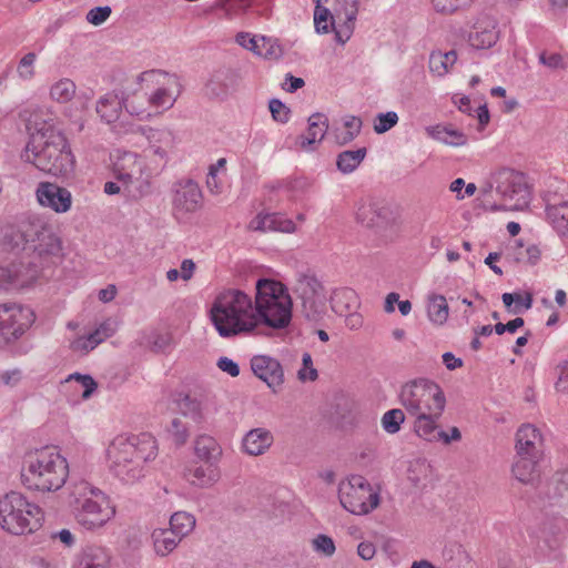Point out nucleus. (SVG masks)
I'll return each instance as SVG.
<instances>
[{
    "label": "nucleus",
    "instance_id": "1",
    "mask_svg": "<svg viewBox=\"0 0 568 568\" xmlns=\"http://www.w3.org/2000/svg\"><path fill=\"white\" fill-rule=\"evenodd\" d=\"M57 122L47 110L34 112L28 121L33 131L21 158L47 174L68 176L75 161L65 136L54 126Z\"/></svg>",
    "mask_w": 568,
    "mask_h": 568
},
{
    "label": "nucleus",
    "instance_id": "2",
    "mask_svg": "<svg viewBox=\"0 0 568 568\" xmlns=\"http://www.w3.org/2000/svg\"><path fill=\"white\" fill-rule=\"evenodd\" d=\"M156 440L149 433L120 435L108 449L112 473L125 483H133L142 476L143 464L156 456Z\"/></svg>",
    "mask_w": 568,
    "mask_h": 568
},
{
    "label": "nucleus",
    "instance_id": "3",
    "mask_svg": "<svg viewBox=\"0 0 568 568\" xmlns=\"http://www.w3.org/2000/svg\"><path fill=\"white\" fill-rule=\"evenodd\" d=\"M210 313L222 337L247 335L256 331L253 302L243 291L230 288L220 293Z\"/></svg>",
    "mask_w": 568,
    "mask_h": 568
},
{
    "label": "nucleus",
    "instance_id": "4",
    "mask_svg": "<svg viewBox=\"0 0 568 568\" xmlns=\"http://www.w3.org/2000/svg\"><path fill=\"white\" fill-rule=\"evenodd\" d=\"M4 243L12 250L36 254L39 258L60 256L62 243L52 226L42 217L29 215L4 235Z\"/></svg>",
    "mask_w": 568,
    "mask_h": 568
},
{
    "label": "nucleus",
    "instance_id": "5",
    "mask_svg": "<svg viewBox=\"0 0 568 568\" xmlns=\"http://www.w3.org/2000/svg\"><path fill=\"white\" fill-rule=\"evenodd\" d=\"M256 329L264 325L274 331L285 329L292 321V298L280 282L260 278L255 284Z\"/></svg>",
    "mask_w": 568,
    "mask_h": 568
},
{
    "label": "nucleus",
    "instance_id": "6",
    "mask_svg": "<svg viewBox=\"0 0 568 568\" xmlns=\"http://www.w3.org/2000/svg\"><path fill=\"white\" fill-rule=\"evenodd\" d=\"M67 459L51 449H42L27 456L21 470L23 485L33 490L54 491L68 477Z\"/></svg>",
    "mask_w": 568,
    "mask_h": 568
},
{
    "label": "nucleus",
    "instance_id": "7",
    "mask_svg": "<svg viewBox=\"0 0 568 568\" xmlns=\"http://www.w3.org/2000/svg\"><path fill=\"white\" fill-rule=\"evenodd\" d=\"M36 322V314L29 306L16 303L0 304V348L14 355H26L30 346L23 337Z\"/></svg>",
    "mask_w": 568,
    "mask_h": 568
},
{
    "label": "nucleus",
    "instance_id": "8",
    "mask_svg": "<svg viewBox=\"0 0 568 568\" xmlns=\"http://www.w3.org/2000/svg\"><path fill=\"white\" fill-rule=\"evenodd\" d=\"M41 508L22 494L10 491L0 499V526L12 535L33 532L42 525Z\"/></svg>",
    "mask_w": 568,
    "mask_h": 568
},
{
    "label": "nucleus",
    "instance_id": "9",
    "mask_svg": "<svg viewBox=\"0 0 568 568\" xmlns=\"http://www.w3.org/2000/svg\"><path fill=\"white\" fill-rule=\"evenodd\" d=\"M399 403L412 416L444 413L446 397L442 387L427 378H417L404 384Z\"/></svg>",
    "mask_w": 568,
    "mask_h": 568
},
{
    "label": "nucleus",
    "instance_id": "10",
    "mask_svg": "<svg viewBox=\"0 0 568 568\" xmlns=\"http://www.w3.org/2000/svg\"><path fill=\"white\" fill-rule=\"evenodd\" d=\"M74 514L78 524L87 529L102 527L114 515L106 496L98 488L83 481L75 487Z\"/></svg>",
    "mask_w": 568,
    "mask_h": 568
},
{
    "label": "nucleus",
    "instance_id": "11",
    "mask_svg": "<svg viewBox=\"0 0 568 568\" xmlns=\"http://www.w3.org/2000/svg\"><path fill=\"white\" fill-rule=\"evenodd\" d=\"M341 505L354 515H366L379 504V496L361 475H353L339 485Z\"/></svg>",
    "mask_w": 568,
    "mask_h": 568
},
{
    "label": "nucleus",
    "instance_id": "12",
    "mask_svg": "<svg viewBox=\"0 0 568 568\" xmlns=\"http://www.w3.org/2000/svg\"><path fill=\"white\" fill-rule=\"evenodd\" d=\"M496 192L504 201H514L510 205L519 210L528 205L530 194L525 175L511 169H501L493 175Z\"/></svg>",
    "mask_w": 568,
    "mask_h": 568
},
{
    "label": "nucleus",
    "instance_id": "13",
    "mask_svg": "<svg viewBox=\"0 0 568 568\" xmlns=\"http://www.w3.org/2000/svg\"><path fill=\"white\" fill-rule=\"evenodd\" d=\"M202 191L195 181L187 179L174 184L172 206L175 214L196 212L202 206Z\"/></svg>",
    "mask_w": 568,
    "mask_h": 568
},
{
    "label": "nucleus",
    "instance_id": "14",
    "mask_svg": "<svg viewBox=\"0 0 568 568\" xmlns=\"http://www.w3.org/2000/svg\"><path fill=\"white\" fill-rule=\"evenodd\" d=\"M38 274L39 266L33 261L21 260L0 268V283L7 288L26 287L37 280Z\"/></svg>",
    "mask_w": 568,
    "mask_h": 568
},
{
    "label": "nucleus",
    "instance_id": "15",
    "mask_svg": "<svg viewBox=\"0 0 568 568\" xmlns=\"http://www.w3.org/2000/svg\"><path fill=\"white\" fill-rule=\"evenodd\" d=\"M36 196L41 206L51 209L55 213H65L72 205L71 192L51 182H40Z\"/></svg>",
    "mask_w": 568,
    "mask_h": 568
},
{
    "label": "nucleus",
    "instance_id": "16",
    "mask_svg": "<svg viewBox=\"0 0 568 568\" xmlns=\"http://www.w3.org/2000/svg\"><path fill=\"white\" fill-rule=\"evenodd\" d=\"M136 155L134 153H125L118 162L114 163V172L116 179L123 182L125 189L133 196H143L150 192V183L140 179H134V168Z\"/></svg>",
    "mask_w": 568,
    "mask_h": 568
},
{
    "label": "nucleus",
    "instance_id": "17",
    "mask_svg": "<svg viewBox=\"0 0 568 568\" xmlns=\"http://www.w3.org/2000/svg\"><path fill=\"white\" fill-rule=\"evenodd\" d=\"M253 374L266 383L274 392L284 383V371L281 363L268 355H255L251 358Z\"/></svg>",
    "mask_w": 568,
    "mask_h": 568
},
{
    "label": "nucleus",
    "instance_id": "18",
    "mask_svg": "<svg viewBox=\"0 0 568 568\" xmlns=\"http://www.w3.org/2000/svg\"><path fill=\"white\" fill-rule=\"evenodd\" d=\"M356 222L367 229L379 232L386 229L392 222V212L376 202H362L357 205L355 213Z\"/></svg>",
    "mask_w": 568,
    "mask_h": 568
},
{
    "label": "nucleus",
    "instance_id": "19",
    "mask_svg": "<svg viewBox=\"0 0 568 568\" xmlns=\"http://www.w3.org/2000/svg\"><path fill=\"white\" fill-rule=\"evenodd\" d=\"M517 456L542 458L544 439L540 430L531 424L521 425L516 433Z\"/></svg>",
    "mask_w": 568,
    "mask_h": 568
},
{
    "label": "nucleus",
    "instance_id": "20",
    "mask_svg": "<svg viewBox=\"0 0 568 568\" xmlns=\"http://www.w3.org/2000/svg\"><path fill=\"white\" fill-rule=\"evenodd\" d=\"M236 73L230 68L215 70L204 87V94L210 99L224 100L234 90Z\"/></svg>",
    "mask_w": 568,
    "mask_h": 568
},
{
    "label": "nucleus",
    "instance_id": "21",
    "mask_svg": "<svg viewBox=\"0 0 568 568\" xmlns=\"http://www.w3.org/2000/svg\"><path fill=\"white\" fill-rule=\"evenodd\" d=\"M123 108L131 114H141V112L125 104L123 97H120L115 92H109L101 97L97 102L95 110L101 120L110 124L120 118Z\"/></svg>",
    "mask_w": 568,
    "mask_h": 568
},
{
    "label": "nucleus",
    "instance_id": "22",
    "mask_svg": "<svg viewBox=\"0 0 568 568\" xmlns=\"http://www.w3.org/2000/svg\"><path fill=\"white\" fill-rule=\"evenodd\" d=\"M542 458L517 456L513 464V476L524 485L536 486L540 479V462Z\"/></svg>",
    "mask_w": 568,
    "mask_h": 568
},
{
    "label": "nucleus",
    "instance_id": "23",
    "mask_svg": "<svg viewBox=\"0 0 568 568\" xmlns=\"http://www.w3.org/2000/svg\"><path fill=\"white\" fill-rule=\"evenodd\" d=\"M111 556L106 548L87 545L77 555L73 568H110Z\"/></svg>",
    "mask_w": 568,
    "mask_h": 568
},
{
    "label": "nucleus",
    "instance_id": "24",
    "mask_svg": "<svg viewBox=\"0 0 568 568\" xmlns=\"http://www.w3.org/2000/svg\"><path fill=\"white\" fill-rule=\"evenodd\" d=\"M184 477L193 486L209 488L219 481L220 471L217 466L192 464L185 469Z\"/></svg>",
    "mask_w": 568,
    "mask_h": 568
},
{
    "label": "nucleus",
    "instance_id": "25",
    "mask_svg": "<svg viewBox=\"0 0 568 568\" xmlns=\"http://www.w3.org/2000/svg\"><path fill=\"white\" fill-rule=\"evenodd\" d=\"M499 37V31L491 20L478 21L469 33V43L476 49H488L493 47Z\"/></svg>",
    "mask_w": 568,
    "mask_h": 568
},
{
    "label": "nucleus",
    "instance_id": "26",
    "mask_svg": "<svg viewBox=\"0 0 568 568\" xmlns=\"http://www.w3.org/2000/svg\"><path fill=\"white\" fill-rule=\"evenodd\" d=\"M273 435L265 428H254L246 433L243 438V450L251 456L263 455L273 444Z\"/></svg>",
    "mask_w": 568,
    "mask_h": 568
},
{
    "label": "nucleus",
    "instance_id": "27",
    "mask_svg": "<svg viewBox=\"0 0 568 568\" xmlns=\"http://www.w3.org/2000/svg\"><path fill=\"white\" fill-rule=\"evenodd\" d=\"M194 453L204 464L217 466L222 457V447L214 437L200 435L194 442Z\"/></svg>",
    "mask_w": 568,
    "mask_h": 568
},
{
    "label": "nucleus",
    "instance_id": "28",
    "mask_svg": "<svg viewBox=\"0 0 568 568\" xmlns=\"http://www.w3.org/2000/svg\"><path fill=\"white\" fill-rule=\"evenodd\" d=\"M116 329V323L108 318L106 321L102 322L93 332H91L87 337L78 338L73 343L74 349H82V351H91L94 347H97L100 343H102L108 337L112 336L115 333Z\"/></svg>",
    "mask_w": 568,
    "mask_h": 568
},
{
    "label": "nucleus",
    "instance_id": "29",
    "mask_svg": "<svg viewBox=\"0 0 568 568\" xmlns=\"http://www.w3.org/2000/svg\"><path fill=\"white\" fill-rule=\"evenodd\" d=\"M331 308L337 315H346L359 307V298L356 292L349 287H341L333 291L331 297Z\"/></svg>",
    "mask_w": 568,
    "mask_h": 568
},
{
    "label": "nucleus",
    "instance_id": "30",
    "mask_svg": "<svg viewBox=\"0 0 568 568\" xmlns=\"http://www.w3.org/2000/svg\"><path fill=\"white\" fill-rule=\"evenodd\" d=\"M307 121V133L300 136V146L304 150L310 149L316 142H321L328 130V119L322 113L312 114Z\"/></svg>",
    "mask_w": 568,
    "mask_h": 568
},
{
    "label": "nucleus",
    "instance_id": "31",
    "mask_svg": "<svg viewBox=\"0 0 568 568\" xmlns=\"http://www.w3.org/2000/svg\"><path fill=\"white\" fill-rule=\"evenodd\" d=\"M251 227L255 231H280L285 233L294 232L295 224L292 220L284 219L278 213L258 214L252 222Z\"/></svg>",
    "mask_w": 568,
    "mask_h": 568
},
{
    "label": "nucleus",
    "instance_id": "32",
    "mask_svg": "<svg viewBox=\"0 0 568 568\" xmlns=\"http://www.w3.org/2000/svg\"><path fill=\"white\" fill-rule=\"evenodd\" d=\"M153 542V549L158 556L166 557L179 546L182 541L173 531L169 528H156L151 534Z\"/></svg>",
    "mask_w": 568,
    "mask_h": 568
},
{
    "label": "nucleus",
    "instance_id": "33",
    "mask_svg": "<svg viewBox=\"0 0 568 568\" xmlns=\"http://www.w3.org/2000/svg\"><path fill=\"white\" fill-rule=\"evenodd\" d=\"M546 495L556 504L568 503V470L552 475L547 483Z\"/></svg>",
    "mask_w": 568,
    "mask_h": 568
},
{
    "label": "nucleus",
    "instance_id": "34",
    "mask_svg": "<svg viewBox=\"0 0 568 568\" xmlns=\"http://www.w3.org/2000/svg\"><path fill=\"white\" fill-rule=\"evenodd\" d=\"M150 140V145L145 149V155L150 159L151 162L155 164V170L162 169L166 163V151L161 145L155 144L154 142H162L164 140H169L170 133L165 131L152 130L151 134L148 136Z\"/></svg>",
    "mask_w": 568,
    "mask_h": 568
},
{
    "label": "nucleus",
    "instance_id": "35",
    "mask_svg": "<svg viewBox=\"0 0 568 568\" xmlns=\"http://www.w3.org/2000/svg\"><path fill=\"white\" fill-rule=\"evenodd\" d=\"M427 134L445 144L453 146H460L467 143V136L459 130L453 126L434 125L426 128Z\"/></svg>",
    "mask_w": 568,
    "mask_h": 568
},
{
    "label": "nucleus",
    "instance_id": "36",
    "mask_svg": "<svg viewBox=\"0 0 568 568\" xmlns=\"http://www.w3.org/2000/svg\"><path fill=\"white\" fill-rule=\"evenodd\" d=\"M443 413H434L414 416V430L420 438L428 442H435L436 434L439 430L438 419Z\"/></svg>",
    "mask_w": 568,
    "mask_h": 568
},
{
    "label": "nucleus",
    "instance_id": "37",
    "mask_svg": "<svg viewBox=\"0 0 568 568\" xmlns=\"http://www.w3.org/2000/svg\"><path fill=\"white\" fill-rule=\"evenodd\" d=\"M294 292L300 300H303L324 293V287L314 274L297 273Z\"/></svg>",
    "mask_w": 568,
    "mask_h": 568
},
{
    "label": "nucleus",
    "instance_id": "38",
    "mask_svg": "<svg viewBox=\"0 0 568 568\" xmlns=\"http://www.w3.org/2000/svg\"><path fill=\"white\" fill-rule=\"evenodd\" d=\"M546 214L560 235H568V201L546 204Z\"/></svg>",
    "mask_w": 568,
    "mask_h": 568
},
{
    "label": "nucleus",
    "instance_id": "39",
    "mask_svg": "<svg viewBox=\"0 0 568 568\" xmlns=\"http://www.w3.org/2000/svg\"><path fill=\"white\" fill-rule=\"evenodd\" d=\"M303 316L313 323H318L326 314V297L324 293L301 300Z\"/></svg>",
    "mask_w": 568,
    "mask_h": 568
},
{
    "label": "nucleus",
    "instance_id": "40",
    "mask_svg": "<svg viewBox=\"0 0 568 568\" xmlns=\"http://www.w3.org/2000/svg\"><path fill=\"white\" fill-rule=\"evenodd\" d=\"M449 307L444 295L430 294L427 298V316L436 325L446 323Z\"/></svg>",
    "mask_w": 568,
    "mask_h": 568
},
{
    "label": "nucleus",
    "instance_id": "41",
    "mask_svg": "<svg viewBox=\"0 0 568 568\" xmlns=\"http://www.w3.org/2000/svg\"><path fill=\"white\" fill-rule=\"evenodd\" d=\"M366 148H359L357 150H346L341 152L336 159L337 169L344 174L352 173L363 162V160L366 156Z\"/></svg>",
    "mask_w": 568,
    "mask_h": 568
},
{
    "label": "nucleus",
    "instance_id": "42",
    "mask_svg": "<svg viewBox=\"0 0 568 568\" xmlns=\"http://www.w3.org/2000/svg\"><path fill=\"white\" fill-rule=\"evenodd\" d=\"M457 53L455 50L443 53L442 51H434L429 55V70L443 77L448 73L449 69L456 63Z\"/></svg>",
    "mask_w": 568,
    "mask_h": 568
},
{
    "label": "nucleus",
    "instance_id": "43",
    "mask_svg": "<svg viewBox=\"0 0 568 568\" xmlns=\"http://www.w3.org/2000/svg\"><path fill=\"white\" fill-rule=\"evenodd\" d=\"M195 517L186 511H176L170 517V530L183 539L191 534L195 527Z\"/></svg>",
    "mask_w": 568,
    "mask_h": 568
},
{
    "label": "nucleus",
    "instance_id": "44",
    "mask_svg": "<svg viewBox=\"0 0 568 568\" xmlns=\"http://www.w3.org/2000/svg\"><path fill=\"white\" fill-rule=\"evenodd\" d=\"M75 94V84L70 79H61L51 87L50 95L59 103H67Z\"/></svg>",
    "mask_w": 568,
    "mask_h": 568
},
{
    "label": "nucleus",
    "instance_id": "45",
    "mask_svg": "<svg viewBox=\"0 0 568 568\" xmlns=\"http://www.w3.org/2000/svg\"><path fill=\"white\" fill-rule=\"evenodd\" d=\"M540 250L537 245L524 246L521 241H517L513 248L514 260L518 263L536 264L540 258Z\"/></svg>",
    "mask_w": 568,
    "mask_h": 568
},
{
    "label": "nucleus",
    "instance_id": "46",
    "mask_svg": "<svg viewBox=\"0 0 568 568\" xmlns=\"http://www.w3.org/2000/svg\"><path fill=\"white\" fill-rule=\"evenodd\" d=\"M334 23V17L327 8L315 6L314 27L317 33L326 34L331 32Z\"/></svg>",
    "mask_w": 568,
    "mask_h": 568
},
{
    "label": "nucleus",
    "instance_id": "47",
    "mask_svg": "<svg viewBox=\"0 0 568 568\" xmlns=\"http://www.w3.org/2000/svg\"><path fill=\"white\" fill-rule=\"evenodd\" d=\"M257 51V55L268 60H278L283 55V49L277 43V40L265 36H261V43Z\"/></svg>",
    "mask_w": 568,
    "mask_h": 568
},
{
    "label": "nucleus",
    "instance_id": "48",
    "mask_svg": "<svg viewBox=\"0 0 568 568\" xmlns=\"http://www.w3.org/2000/svg\"><path fill=\"white\" fill-rule=\"evenodd\" d=\"M405 420V414L399 408L387 410L382 417V426L388 434H396L400 429V425Z\"/></svg>",
    "mask_w": 568,
    "mask_h": 568
},
{
    "label": "nucleus",
    "instance_id": "49",
    "mask_svg": "<svg viewBox=\"0 0 568 568\" xmlns=\"http://www.w3.org/2000/svg\"><path fill=\"white\" fill-rule=\"evenodd\" d=\"M344 14H345V20H344L343 24L336 26L334 23L333 28H332V31H334V33H335V40L341 44H344L353 34L354 26H355V21H356V17H357V14H354V18L351 19L349 12H344Z\"/></svg>",
    "mask_w": 568,
    "mask_h": 568
},
{
    "label": "nucleus",
    "instance_id": "50",
    "mask_svg": "<svg viewBox=\"0 0 568 568\" xmlns=\"http://www.w3.org/2000/svg\"><path fill=\"white\" fill-rule=\"evenodd\" d=\"M474 0H432L434 9L439 13L452 14L469 7Z\"/></svg>",
    "mask_w": 568,
    "mask_h": 568
},
{
    "label": "nucleus",
    "instance_id": "51",
    "mask_svg": "<svg viewBox=\"0 0 568 568\" xmlns=\"http://www.w3.org/2000/svg\"><path fill=\"white\" fill-rule=\"evenodd\" d=\"M178 407L184 416H190L194 422L201 419V404L196 398L185 395L178 402Z\"/></svg>",
    "mask_w": 568,
    "mask_h": 568
},
{
    "label": "nucleus",
    "instance_id": "52",
    "mask_svg": "<svg viewBox=\"0 0 568 568\" xmlns=\"http://www.w3.org/2000/svg\"><path fill=\"white\" fill-rule=\"evenodd\" d=\"M168 430L176 445L182 446L186 443L189 438V429L181 418H173Z\"/></svg>",
    "mask_w": 568,
    "mask_h": 568
},
{
    "label": "nucleus",
    "instance_id": "53",
    "mask_svg": "<svg viewBox=\"0 0 568 568\" xmlns=\"http://www.w3.org/2000/svg\"><path fill=\"white\" fill-rule=\"evenodd\" d=\"M312 545H313V549L316 552L322 554L325 557H332L336 550L333 539L324 534L317 535L313 539Z\"/></svg>",
    "mask_w": 568,
    "mask_h": 568
},
{
    "label": "nucleus",
    "instance_id": "54",
    "mask_svg": "<svg viewBox=\"0 0 568 568\" xmlns=\"http://www.w3.org/2000/svg\"><path fill=\"white\" fill-rule=\"evenodd\" d=\"M398 122V115L396 112L389 111L386 113H379L376 116V121L374 123V131L378 134L385 133L395 126Z\"/></svg>",
    "mask_w": 568,
    "mask_h": 568
},
{
    "label": "nucleus",
    "instance_id": "55",
    "mask_svg": "<svg viewBox=\"0 0 568 568\" xmlns=\"http://www.w3.org/2000/svg\"><path fill=\"white\" fill-rule=\"evenodd\" d=\"M174 102L175 98H173L169 90L164 88L158 89L150 98V103L153 106L162 109L172 108Z\"/></svg>",
    "mask_w": 568,
    "mask_h": 568
},
{
    "label": "nucleus",
    "instance_id": "56",
    "mask_svg": "<svg viewBox=\"0 0 568 568\" xmlns=\"http://www.w3.org/2000/svg\"><path fill=\"white\" fill-rule=\"evenodd\" d=\"M539 62L551 70H565L567 68V63L559 53H547L544 51L539 54Z\"/></svg>",
    "mask_w": 568,
    "mask_h": 568
},
{
    "label": "nucleus",
    "instance_id": "57",
    "mask_svg": "<svg viewBox=\"0 0 568 568\" xmlns=\"http://www.w3.org/2000/svg\"><path fill=\"white\" fill-rule=\"evenodd\" d=\"M272 118L281 123H286L290 119V109L278 99H272L268 103Z\"/></svg>",
    "mask_w": 568,
    "mask_h": 568
},
{
    "label": "nucleus",
    "instance_id": "58",
    "mask_svg": "<svg viewBox=\"0 0 568 568\" xmlns=\"http://www.w3.org/2000/svg\"><path fill=\"white\" fill-rule=\"evenodd\" d=\"M72 379L78 381L81 384V386L83 387L82 398H84V399L89 398L98 387V384L90 375H82L80 373H74V374H71L68 378V381H72Z\"/></svg>",
    "mask_w": 568,
    "mask_h": 568
},
{
    "label": "nucleus",
    "instance_id": "59",
    "mask_svg": "<svg viewBox=\"0 0 568 568\" xmlns=\"http://www.w3.org/2000/svg\"><path fill=\"white\" fill-rule=\"evenodd\" d=\"M111 12L112 11L109 6L95 7L87 13V20L93 26H100L108 20Z\"/></svg>",
    "mask_w": 568,
    "mask_h": 568
},
{
    "label": "nucleus",
    "instance_id": "60",
    "mask_svg": "<svg viewBox=\"0 0 568 568\" xmlns=\"http://www.w3.org/2000/svg\"><path fill=\"white\" fill-rule=\"evenodd\" d=\"M36 54L33 52L27 53L19 62L18 72L23 79H31L34 74L33 63L36 61Z\"/></svg>",
    "mask_w": 568,
    "mask_h": 568
},
{
    "label": "nucleus",
    "instance_id": "61",
    "mask_svg": "<svg viewBox=\"0 0 568 568\" xmlns=\"http://www.w3.org/2000/svg\"><path fill=\"white\" fill-rule=\"evenodd\" d=\"M236 42L241 47H243L256 54V52H258L257 49L260 48L261 37H251L250 33L240 32L236 36Z\"/></svg>",
    "mask_w": 568,
    "mask_h": 568
},
{
    "label": "nucleus",
    "instance_id": "62",
    "mask_svg": "<svg viewBox=\"0 0 568 568\" xmlns=\"http://www.w3.org/2000/svg\"><path fill=\"white\" fill-rule=\"evenodd\" d=\"M216 366L224 373H227L232 377H236L240 375V367L237 363H235L233 359L229 357H220Z\"/></svg>",
    "mask_w": 568,
    "mask_h": 568
},
{
    "label": "nucleus",
    "instance_id": "63",
    "mask_svg": "<svg viewBox=\"0 0 568 568\" xmlns=\"http://www.w3.org/2000/svg\"><path fill=\"white\" fill-rule=\"evenodd\" d=\"M362 125H363V122H362L361 118H358V116L348 115L345 118L344 128L347 131L353 132L355 136H357L361 133Z\"/></svg>",
    "mask_w": 568,
    "mask_h": 568
},
{
    "label": "nucleus",
    "instance_id": "64",
    "mask_svg": "<svg viewBox=\"0 0 568 568\" xmlns=\"http://www.w3.org/2000/svg\"><path fill=\"white\" fill-rule=\"evenodd\" d=\"M558 392L568 394V366L565 364L560 367V374L556 383Z\"/></svg>",
    "mask_w": 568,
    "mask_h": 568
}]
</instances>
